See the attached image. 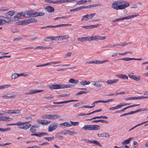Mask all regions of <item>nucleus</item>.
Instances as JSON below:
<instances>
[{"instance_id": "nucleus-53", "label": "nucleus", "mask_w": 148, "mask_h": 148, "mask_svg": "<svg viewBox=\"0 0 148 148\" xmlns=\"http://www.w3.org/2000/svg\"><path fill=\"white\" fill-rule=\"evenodd\" d=\"M102 109H100L98 110H96L93 111L92 112L89 113L88 114H92L94 113L95 112H100L102 111Z\"/></svg>"}, {"instance_id": "nucleus-24", "label": "nucleus", "mask_w": 148, "mask_h": 148, "mask_svg": "<svg viewBox=\"0 0 148 148\" xmlns=\"http://www.w3.org/2000/svg\"><path fill=\"white\" fill-rule=\"evenodd\" d=\"M80 84L83 86H85L88 85L90 84V82L89 81H86L85 80H82L80 82Z\"/></svg>"}, {"instance_id": "nucleus-41", "label": "nucleus", "mask_w": 148, "mask_h": 148, "mask_svg": "<svg viewBox=\"0 0 148 148\" xmlns=\"http://www.w3.org/2000/svg\"><path fill=\"white\" fill-rule=\"evenodd\" d=\"M134 59V58H120L118 59V60H123L125 61H129L131 60H133Z\"/></svg>"}, {"instance_id": "nucleus-8", "label": "nucleus", "mask_w": 148, "mask_h": 148, "mask_svg": "<svg viewBox=\"0 0 148 148\" xmlns=\"http://www.w3.org/2000/svg\"><path fill=\"white\" fill-rule=\"evenodd\" d=\"M23 12H21L18 13L16 15L14 16V18L12 19V20L14 21H17L21 18L22 16H23Z\"/></svg>"}, {"instance_id": "nucleus-46", "label": "nucleus", "mask_w": 148, "mask_h": 148, "mask_svg": "<svg viewBox=\"0 0 148 148\" xmlns=\"http://www.w3.org/2000/svg\"><path fill=\"white\" fill-rule=\"evenodd\" d=\"M18 77V74L16 73L13 74L11 75V78L13 79H15Z\"/></svg>"}, {"instance_id": "nucleus-28", "label": "nucleus", "mask_w": 148, "mask_h": 148, "mask_svg": "<svg viewBox=\"0 0 148 148\" xmlns=\"http://www.w3.org/2000/svg\"><path fill=\"white\" fill-rule=\"evenodd\" d=\"M92 130H98L100 129V127L98 125H92Z\"/></svg>"}, {"instance_id": "nucleus-14", "label": "nucleus", "mask_w": 148, "mask_h": 148, "mask_svg": "<svg viewBox=\"0 0 148 148\" xmlns=\"http://www.w3.org/2000/svg\"><path fill=\"white\" fill-rule=\"evenodd\" d=\"M78 101V100H69L68 101H64L61 102H53V104H62L63 103H68L69 102H70L72 101Z\"/></svg>"}, {"instance_id": "nucleus-38", "label": "nucleus", "mask_w": 148, "mask_h": 148, "mask_svg": "<svg viewBox=\"0 0 148 148\" xmlns=\"http://www.w3.org/2000/svg\"><path fill=\"white\" fill-rule=\"evenodd\" d=\"M44 133L43 132H40L38 134H31V135L32 136H35L38 137H41L44 136Z\"/></svg>"}, {"instance_id": "nucleus-25", "label": "nucleus", "mask_w": 148, "mask_h": 148, "mask_svg": "<svg viewBox=\"0 0 148 148\" xmlns=\"http://www.w3.org/2000/svg\"><path fill=\"white\" fill-rule=\"evenodd\" d=\"M69 82L73 84H77L79 83V81L77 79L75 80L74 79H71L69 81Z\"/></svg>"}, {"instance_id": "nucleus-54", "label": "nucleus", "mask_w": 148, "mask_h": 148, "mask_svg": "<svg viewBox=\"0 0 148 148\" xmlns=\"http://www.w3.org/2000/svg\"><path fill=\"white\" fill-rule=\"evenodd\" d=\"M71 52H68L66 53L64 57V58H66L68 57H70L71 54H72Z\"/></svg>"}, {"instance_id": "nucleus-57", "label": "nucleus", "mask_w": 148, "mask_h": 148, "mask_svg": "<svg viewBox=\"0 0 148 148\" xmlns=\"http://www.w3.org/2000/svg\"><path fill=\"white\" fill-rule=\"evenodd\" d=\"M140 76H135L134 78V80L136 81H139L140 80Z\"/></svg>"}, {"instance_id": "nucleus-63", "label": "nucleus", "mask_w": 148, "mask_h": 148, "mask_svg": "<svg viewBox=\"0 0 148 148\" xmlns=\"http://www.w3.org/2000/svg\"><path fill=\"white\" fill-rule=\"evenodd\" d=\"M133 73H131L130 74H129L128 75L129 77L130 78L134 80L135 76L133 75Z\"/></svg>"}, {"instance_id": "nucleus-64", "label": "nucleus", "mask_w": 148, "mask_h": 148, "mask_svg": "<svg viewBox=\"0 0 148 148\" xmlns=\"http://www.w3.org/2000/svg\"><path fill=\"white\" fill-rule=\"evenodd\" d=\"M43 40L45 41L49 42L50 41V40H51L50 37H47L45 38Z\"/></svg>"}, {"instance_id": "nucleus-9", "label": "nucleus", "mask_w": 148, "mask_h": 148, "mask_svg": "<svg viewBox=\"0 0 148 148\" xmlns=\"http://www.w3.org/2000/svg\"><path fill=\"white\" fill-rule=\"evenodd\" d=\"M44 91V90H31L28 92L26 93L27 95H32L36 93L42 92Z\"/></svg>"}, {"instance_id": "nucleus-43", "label": "nucleus", "mask_w": 148, "mask_h": 148, "mask_svg": "<svg viewBox=\"0 0 148 148\" xmlns=\"http://www.w3.org/2000/svg\"><path fill=\"white\" fill-rule=\"evenodd\" d=\"M90 6H82L79 7H77V10H80L85 8H89Z\"/></svg>"}, {"instance_id": "nucleus-30", "label": "nucleus", "mask_w": 148, "mask_h": 148, "mask_svg": "<svg viewBox=\"0 0 148 148\" xmlns=\"http://www.w3.org/2000/svg\"><path fill=\"white\" fill-rule=\"evenodd\" d=\"M71 25V24H61L57 25H53L54 28H57L60 27H62L64 26H67L69 25Z\"/></svg>"}, {"instance_id": "nucleus-59", "label": "nucleus", "mask_w": 148, "mask_h": 148, "mask_svg": "<svg viewBox=\"0 0 148 148\" xmlns=\"http://www.w3.org/2000/svg\"><path fill=\"white\" fill-rule=\"evenodd\" d=\"M124 99L125 100L127 101L129 100H136L135 97H129L128 98H126Z\"/></svg>"}, {"instance_id": "nucleus-34", "label": "nucleus", "mask_w": 148, "mask_h": 148, "mask_svg": "<svg viewBox=\"0 0 148 148\" xmlns=\"http://www.w3.org/2000/svg\"><path fill=\"white\" fill-rule=\"evenodd\" d=\"M99 122H100L101 123H108V121H107L105 120H102V119H100L99 120H94L92 121V122H95V123H97Z\"/></svg>"}, {"instance_id": "nucleus-31", "label": "nucleus", "mask_w": 148, "mask_h": 148, "mask_svg": "<svg viewBox=\"0 0 148 148\" xmlns=\"http://www.w3.org/2000/svg\"><path fill=\"white\" fill-rule=\"evenodd\" d=\"M14 11H9L5 14V16H8L10 17L11 16L14 15Z\"/></svg>"}, {"instance_id": "nucleus-37", "label": "nucleus", "mask_w": 148, "mask_h": 148, "mask_svg": "<svg viewBox=\"0 0 148 148\" xmlns=\"http://www.w3.org/2000/svg\"><path fill=\"white\" fill-rule=\"evenodd\" d=\"M148 121H144V122H143V123H140V124H138L137 125H136V126H134V127H132V128L131 129H130L129 131H131V130H132L134 129L135 127L139 126H140L141 125H143V124H144L145 123H148Z\"/></svg>"}, {"instance_id": "nucleus-21", "label": "nucleus", "mask_w": 148, "mask_h": 148, "mask_svg": "<svg viewBox=\"0 0 148 148\" xmlns=\"http://www.w3.org/2000/svg\"><path fill=\"white\" fill-rule=\"evenodd\" d=\"M12 20L9 17H5L4 18V19H2L3 25L5 23H8L10 22Z\"/></svg>"}, {"instance_id": "nucleus-18", "label": "nucleus", "mask_w": 148, "mask_h": 148, "mask_svg": "<svg viewBox=\"0 0 148 148\" xmlns=\"http://www.w3.org/2000/svg\"><path fill=\"white\" fill-rule=\"evenodd\" d=\"M50 119H55L60 118V116L58 114H49Z\"/></svg>"}, {"instance_id": "nucleus-12", "label": "nucleus", "mask_w": 148, "mask_h": 148, "mask_svg": "<svg viewBox=\"0 0 148 148\" xmlns=\"http://www.w3.org/2000/svg\"><path fill=\"white\" fill-rule=\"evenodd\" d=\"M115 76L119 78L123 79H128V77L126 75L124 74H119L115 75Z\"/></svg>"}, {"instance_id": "nucleus-11", "label": "nucleus", "mask_w": 148, "mask_h": 148, "mask_svg": "<svg viewBox=\"0 0 148 148\" xmlns=\"http://www.w3.org/2000/svg\"><path fill=\"white\" fill-rule=\"evenodd\" d=\"M139 16V14L132 15L131 16H128L126 17L121 18V21L125 20L126 19H129L135 17Z\"/></svg>"}, {"instance_id": "nucleus-48", "label": "nucleus", "mask_w": 148, "mask_h": 148, "mask_svg": "<svg viewBox=\"0 0 148 148\" xmlns=\"http://www.w3.org/2000/svg\"><path fill=\"white\" fill-rule=\"evenodd\" d=\"M88 15L87 14L86 15H85L84 16L82 19H81V21H87L88 20Z\"/></svg>"}, {"instance_id": "nucleus-6", "label": "nucleus", "mask_w": 148, "mask_h": 148, "mask_svg": "<svg viewBox=\"0 0 148 148\" xmlns=\"http://www.w3.org/2000/svg\"><path fill=\"white\" fill-rule=\"evenodd\" d=\"M92 40L98 41L99 40H104L106 38V36H92Z\"/></svg>"}, {"instance_id": "nucleus-35", "label": "nucleus", "mask_w": 148, "mask_h": 148, "mask_svg": "<svg viewBox=\"0 0 148 148\" xmlns=\"http://www.w3.org/2000/svg\"><path fill=\"white\" fill-rule=\"evenodd\" d=\"M62 125H63L64 126V127H69L71 126L70 123L68 122H65L63 123H62L60 124Z\"/></svg>"}, {"instance_id": "nucleus-42", "label": "nucleus", "mask_w": 148, "mask_h": 148, "mask_svg": "<svg viewBox=\"0 0 148 148\" xmlns=\"http://www.w3.org/2000/svg\"><path fill=\"white\" fill-rule=\"evenodd\" d=\"M70 125H71V126L72 125H73L74 126H77L79 124V122L78 121L76 122H73L71 121H70Z\"/></svg>"}, {"instance_id": "nucleus-7", "label": "nucleus", "mask_w": 148, "mask_h": 148, "mask_svg": "<svg viewBox=\"0 0 148 148\" xmlns=\"http://www.w3.org/2000/svg\"><path fill=\"white\" fill-rule=\"evenodd\" d=\"M92 82L93 83L92 84L97 87H101L103 85V82L102 81H92Z\"/></svg>"}, {"instance_id": "nucleus-50", "label": "nucleus", "mask_w": 148, "mask_h": 148, "mask_svg": "<svg viewBox=\"0 0 148 148\" xmlns=\"http://www.w3.org/2000/svg\"><path fill=\"white\" fill-rule=\"evenodd\" d=\"M49 114H46L44 115H43L41 116V117L43 119H50Z\"/></svg>"}, {"instance_id": "nucleus-13", "label": "nucleus", "mask_w": 148, "mask_h": 148, "mask_svg": "<svg viewBox=\"0 0 148 148\" xmlns=\"http://www.w3.org/2000/svg\"><path fill=\"white\" fill-rule=\"evenodd\" d=\"M77 134V132L73 131H70L69 130H66L65 131L64 133V135H72Z\"/></svg>"}, {"instance_id": "nucleus-49", "label": "nucleus", "mask_w": 148, "mask_h": 148, "mask_svg": "<svg viewBox=\"0 0 148 148\" xmlns=\"http://www.w3.org/2000/svg\"><path fill=\"white\" fill-rule=\"evenodd\" d=\"M88 92L85 91H80L76 93L75 94L76 95H82L83 94H86L88 93Z\"/></svg>"}, {"instance_id": "nucleus-2", "label": "nucleus", "mask_w": 148, "mask_h": 148, "mask_svg": "<svg viewBox=\"0 0 148 148\" xmlns=\"http://www.w3.org/2000/svg\"><path fill=\"white\" fill-rule=\"evenodd\" d=\"M28 122H21L16 123V125L19 129L27 130L29 129L31 126V125L28 123Z\"/></svg>"}, {"instance_id": "nucleus-61", "label": "nucleus", "mask_w": 148, "mask_h": 148, "mask_svg": "<svg viewBox=\"0 0 148 148\" xmlns=\"http://www.w3.org/2000/svg\"><path fill=\"white\" fill-rule=\"evenodd\" d=\"M8 97V98H12L15 97V95H14L11 94H7Z\"/></svg>"}, {"instance_id": "nucleus-1", "label": "nucleus", "mask_w": 148, "mask_h": 148, "mask_svg": "<svg viewBox=\"0 0 148 148\" xmlns=\"http://www.w3.org/2000/svg\"><path fill=\"white\" fill-rule=\"evenodd\" d=\"M125 3L119 5L123 3L122 1H117L114 2L112 4V7L116 10H122L129 6L128 2H125Z\"/></svg>"}, {"instance_id": "nucleus-40", "label": "nucleus", "mask_w": 148, "mask_h": 148, "mask_svg": "<svg viewBox=\"0 0 148 148\" xmlns=\"http://www.w3.org/2000/svg\"><path fill=\"white\" fill-rule=\"evenodd\" d=\"M91 143L94 144L97 146H99L100 147L101 146V145L100 144L99 142L98 141L95 140H92Z\"/></svg>"}, {"instance_id": "nucleus-23", "label": "nucleus", "mask_w": 148, "mask_h": 148, "mask_svg": "<svg viewBox=\"0 0 148 148\" xmlns=\"http://www.w3.org/2000/svg\"><path fill=\"white\" fill-rule=\"evenodd\" d=\"M83 41H91L92 40V36H87L86 37H83Z\"/></svg>"}, {"instance_id": "nucleus-56", "label": "nucleus", "mask_w": 148, "mask_h": 148, "mask_svg": "<svg viewBox=\"0 0 148 148\" xmlns=\"http://www.w3.org/2000/svg\"><path fill=\"white\" fill-rule=\"evenodd\" d=\"M21 111L19 110H13V113L14 114H18L20 113Z\"/></svg>"}, {"instance_id": "nucleus-20", "label": "nucleus", "mask_w": 148, "mask_h": 148, "mask_svg": "<svg viewBox=\"0 0 148 148\" xmlns=\"http://www.w3.org/2000/svg\"><path fill=\"white\" fill-rule=\"evenodd\" d=\"M133 138V137H131L129 138L128 139H126L122 142L121 144L123 145L129 144L130 143L131 140Z\"/></svg>"}, {"instance_id": "nucleus-10", "label": "nucleus", "mask_w": 148, "mask_h": 148, "mask_svg": "<svg viewBox=\"0 0 148 148\" xmlns=\"http://www.w3.org/2000/svg\"><path fill=\"white\" fill-rule=\"evenodd\" d=\"M34 16L33 13H32V12L29 11H25L23 12V16L26 17L27 18L30 17H33Z\"/></svg>"}, {"instance_id": "nucleus-16", "label": "nucleus", "mask_w": 148, "mask_h": 148, "mask_svg": "<svg viewBox=\"0 0 148 148\" xmlns=\"http://www.w3.org/2000/svg\"><path fill=\"white\" fill-rule=\"evenodd\" d=\"M119 81L118 79H113L108 80L106 82L108 84H111L117 82Z\"/></svg>"}, {"instance_id": "nucleus-62", "label": "nucleus", "mask_w": 148, "mask_h": 148, "mask_svg": "<svg viewBox=\"0 0 148 148\" xmlns=\"http://www.w3.org/2000/svg\"><path fill=\"white\" fill-rule=\"evenodd\" d=\"M95 118H97V119L103 118L106 119L108 118V117L106 116H97V117H96Z\"/></svg>"}, {"instance_id": "nucleus-17", "label": "nucleus", "mask_w": 148, "mask_h": 148, "mask_svg": "<svg viewBox=\"0 0 148 148\" xmlns=\"http://www.w3.org/2000/svg\"><path fill=\"white\" fill-rule=\"evenodd\" d=\"M58 40H63L68 39L69 38L68 35H64L63 36H58Z\"/></svg>"}, {"instance_id": "nucleus-36", "label": "nucleus", "mask_w": 148, "mask_h": 148, "mask_svg": "<svg viewBox=\"0 0 148 148\" xmlns=\"http://www.w3.org/2000/svg\"><path fill=\"white\" fill-rule=\"evenodd\" d=\"M28 24L37 22V20L35 19L34 18H31V19H27Z\"/></svg>"}, {"instance_id": "nucleus-58", "label": "nucleus", "mask_w": 148, "mask_h": 148, "mask_svg": "<svg viewBox=\"0 0 148 148\" xmlns=\"http://www.w3.org/2000/svg\"><path fill=\"white\" fill-rule=\"evenodd\" d=\"M101 24H99L97 25H89L90 26V29H92L95 28L97 27L99 25H101Z\"/></svg>"}, {"instance_id": "nucleus-22", "label": "nucleus", "mask_w": 148, "mask_h": 148, "mask_svg": "<svg viewBox=\"0 0 148 148\" xmlns=\"http://www.w3.org/2000/svg\"><path fill=\"white\" fill-rule=\"evenodd\" d=\"M45 13L42 12H35L33 13L34 16L33 17H37L39 16H41L44 15Z\"/></svg>"}, {"instance_id": "nucleus-51", "label": "nucleus", "mask_w": 148, "mask_h": 148, "mask_svg": "<svg viewBox=\"0 0 148 148\" xmlns=\"http://www.w3.org/2000/svg\"><path fill=\"white\" fill-rule=\"evenodd\" d=\"M95 15V13H94L93 14H87V15H88V20L92 18Z\"/></svg>"}, {"instance_id": "nucleus-44", "label": "nucleus", "mask_w": 148, "mask_h": 148, "mask_svg": "<svg viewBox=\"0 0 148 148\" xmlns=\"http://www.w3.org/2000/svg\"><path fill=\"white\" fill-rule=\"evenodd\" d=\"M70 95V94L69 93L66 94H62V95H58L57 96V97L58 98L65 97H66L69 96Z\"/></svg>"}, {"instance_id": "nucleus-19", "label": "nucleus", "mask_w": 148, "mask_h": 148, "mask_svg": "<svg viewBox=\"0 0 148 148\" xmlns=\"http://www.w3.org/2000/svg\"><path fill=\"white\" fill-rule=\"evenodd\" d=\"M92 125H85L82 127L84 130H92Z\"/></svg>"}, {"instance_id": "nucleus-33", "label": "nucleus", "mask_w": 148, "mask_h": 148, "mask_svg": "<svg viewBox=\"0 0 148 148\" xmlns=\"http://www.w3.org/2000/svg\"><path fill=\"white\" fill-rule=\"evenodd\" d=\"M11 86V85L10 84H5L0 86V90L3 89H5L9 88Z\"/></svg>"}, {"instance_id": "nucleus-52", "label": "nucleus", "mask_w": 148, "mask_h": 148, "mask_svg": "<svg viewBox=\"0 0 148 148\" xmlns=\"http://www.w3.org/2000/svg\"><path fill=\"white\" fill-rule=\"evenodd\" d=\"M4 113H7L8 114H13V110H8L5 111H3Z\"/></svg>"}, {"instance_id": "nucleus-47", "label": "nucleus", "mask_w": 148, "mask_h": 148, "mask_svg": "<svg viewBox=\"0 0 148 148\" xmlns=\"http://www.w3.org/2000/svg\"><path fill=\"white\" fill-rule=\"evenodd\" d=\"M20 24L21 25H25L28 24L27 20V19L20 21Z\"/></svg>"}, {"instance_id": "nucleus-29", "label": "nucleus", "mask_w": 148, "mask_h": 148, "mask_svg": "<svg viewBox=\"0 0 148 148\" xmlns=\"http://www.w3.org/2000/svg\"><path fill=\"white\" fill-rule=\"evenodd\" d=\"M50 48H51L50 47H45L43 46H38L37 47H36L35 49H49Z\"/></svg>"}, {"instance_id": "nucleus-60", "label": "nucleus", "mask_w": 148, "mask_h": 148, "mask_svg": "<svg viewBox=\"0 0 148 148\" xmlns=\"http://www.w3.org/2000/svg\"><path fill=\"white\" fill-rule=\"evenodd\" d=\"M127 53H130L131 54H132V52L131 51H127V52H126L125 53H119V55L123 56V55H125Z\"/></svg>"}, {"instance_id": "nucleus-27", "label": "nucleus", "mask_w": 148, "mask_h": 148, "mask_svg": "<svg viewBox=\"0 0 148 148\" xmlns=\"http://www.w3.org/2000/svg\"><path fill=\"white\" fill-rule=\"evenodd\" d=\"M2 121H9L11 120H12L13 119L10 117H9L7 116H2Z\"/></svg>"}, {"instance_id": "nucleus-32", "label": "nucleus", "mask_w": 148, "mask_h": 148, "mask_svg": "<svg viewBox=\"0 0 148 148\" xmlns=\"http://www.w3.org/2000/svg\"><path fill=\"white\" fill-rule=\"evenodd\" d=\"M87 1V0H80L77 2L76 5L84 4Z\"/></svg>"}, {"instance_id": "nucleus-45", "label": "nucleus", "mask_w": 148, "mask_h": 148, "mask_svg": "<svg viewBox=\"0 0 148 148\" xmlns=\"http://www.w3.org/2000/svg\"><path fill=\"white\" fill-rule=\"evenodd\" d=\"M100 136L106 137L107 138H109L110 136L109 134L107 133H103L100 134Z\"/></svg>"}, {"instance_id": "nucleus-39", "label": "nucleus", "mask_w": 148, "mask_h": 148, "mask_svg": "<svg viewBox=\"0 0 148 148\" xmlns=\"http://www.w3.org/2000/svg\"><path fill=\"white\" fill-rule=\"evenodd\" d=\"M50 121H47L45 120H42V125H46L50 123Z\"/></svg>"}, {"instance_id": "nucleus-4", "label": "nucleus", "mask_w": 148, "mask_h": 148, "mask_svg": "<svg viewBox=\"0 0 148 148\" xmlns=\"http://www.w3.org/2000/svg\"><path fill=\"white\" fill-rule=\"evenodd\" d=\"M58 124L57 123H52L49 126L48 131L51 132L55 130L58 127Z\"/></svg>"}, {"instance_id": "nucleus-5", "label": "nucleus", "mask_w": 148, "mask_h": 148, "mask_svg": "<svg viewBox=\"0 0 148 148\" xmlns=\"http://www.w3.org/2000/svg\"><path fill=\"white\" fill-rule=\"evenodd\" d=\"M108 62L107 60H104L103 61H100L99 60H95L94 61H90L87 62L88 64H102L103 63Z\"/></svg>"}, {"instance_id": "nucleus-3", "label": "nucleus", "mask_w": 148, "mask_h": 148, "mask_svg": "<svg viewBox=\"0 0 148 148\" xmlns=\"http://www.w3.org/2000/svg\"><path fill=\"white\" fill-rule=\"evenodd\" d=\"M72 85L71 84L65 85H59V84H52L49 86V88L51 90L58 89H64L71 88Z\"/></svg>"}, {"instance_id": "nucleus-26", "label": "nucleus", "mask_w": 148, "mask_h": 148, "mask_svg": "<svg viewBox=\"0 0 148 148\" xmlns=\"http://www.w3.org/2000/svg\"><path fill=\"white\" fill-rule=\"evenodd\" d=\"M39 127L38 125H32L30 128V131L32 133H34L36 131V129H35V128L38 127Z\"/></svg>"}, {"instance_id": "nucleus-55", "label": "nucleus", "mask_w": 148, "mask_h": 148, "mask_svg": "<svg viewBox=\"0 0 148 148\" xmlns=\"http://www.w3.org/2000/svg\"><path fill=\"white\" fill-rule=\"evenodd\" d=\"M44 138L45 139L47 140L48 141H50L54 139V136L51 137H45Z\"/></svg>"}, {"instance_id": "nucleus-15", "label": "nucleus", "mask_w": 148, "mask_h": 148, "mask_svg": "<svg viewBox=\"0 0 148 148\" xmlns=\"http://www.w3.org/2000/svg\"><path fill=\"white\" fill-rule=\"evenodd\" d=\"M47 11L49 12H53L54 11V8L50 6H47L45 8Z\"/></svg>"}]
</instances>
